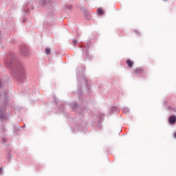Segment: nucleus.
Wrapping results in <instances>:
<instances>
[{"mask_svg":"<svg viewBox=\"0 0 176 176\" xmlns=\"http://www.w3.org/2000/svg\"><path fill=\"white\" fill-rule=\"evenodd\" d=\"M168 122L170 124H175L176 118L175 116H170L168 118Z\"/></svg>","mask_w":176,"mask_h":176,"instance_id":"obj_1","label":"nucleus"},{"mask_svg":"<svg viewBox=\"0 0 176 176\" xmlns=\"http://www.w3.org/2000/svg\"><path fill=\"white\" fill-rule=\"evenodd\" d=\"M133 72L135 75H138V74H142L144 72V69L141 67H138L133 70Z\"/></svg>","mask_w":176,"mask_h":176,"instance_id":"obj_2","label":"nucleus"},{"mask_svg":"<svg viewBox=\"0 0 176 176\" xmlns=\"http://www.w3.org/2000/svg\"><path fill=\"white\" fill-rule=\"evenodd\" d=\"M126 64L129 67V68H131L133 67V61H131V60L129 59V60H126Z\"/></svg>","mask_w":176,"mask_h":176,"instance_id":"obj_3","label":"nucleus"},{"mask_svg":"<svg viewBox=\"0 0 176 176\" xmlns=\"http://www.w3.org/2000/svg\"><path fill=\"white\" fill-rule=\"evenodd\" d=\"M45 53H46L47 56H49V54H50L52 53V52L50 51V49L46 48Z\"/></svg>","mask_w":176,"mask_h":176,"instance_id":"obj_4","label":"nucleus"},{"mask_svg":"<svg viewBox=\"0 0 176 176\" xmlns=\"http://www.w3.org/2000/svg\"><path fill=\"white\" fill-rule=\"evenodd\" d=\"M98 14H104V11L101 8L98 9Z\"/></svg>","mask_w":176,"mask_h":176,"instance_id":"obj_5","label":"nucleus"},{"mask_svg":"<svg viewBox=\"0 0 176 176\" xmlns=\"http://www.w3.org/2000/svg\"><path fill=\"white\" fill-rule=\"evenodd\" d=\"M21 76V78H25V73L24 72H23Z\"/></svg>","mask_w":176,"mask_h":176,"instance_id":"obj_6","label":"nucleus"},{"mask_svg":"<svg viewBox=\"0 0 176 176\" xmlns=\"http://www.w3.org/2000/svg\"><path fill=\"white\" fill-rule=\"evenodd\" d=\"M74 45H76V43H78V41L76 40H74Z\"/></svg>","mask_w":176,"mask_h":176,"instance_id":"obj_7","label":"nucleus"},{"mask_svg":"<svg viewBox=\"0 0 176 176\" xmlns=\"http://www.w3.org/2000/svg\"><path fill=\"white\" fill-rule=\"evenodd\" d=\"M0 174H2V168H0Z\"/></svg>","mask_w":176,"mask_h":176,"instance_id":"obj_8","label":"nucleus"},{"mask_svg":"<svg viewBox=\"0 0 176 176\" xmlns=\"http://www.w3.org/2000/svg\"><path fill=\"white\" fill-rule=\"evenodd\" d=\"M174 137L176 138V133H174Z\"/></svg>","mask_w":176,"mask_h":176,"instance_id":"obj_9","label":"nucleus"},{"mask_svg":"<svg viewBox=\"0 0 176 176\" xmlns=\"http://www.w3.org/2000/svg\"><path fill=\"white\" fill-rule=\"evenodd\" d=\"M0 87H1V82H0Z\"/></svg>","mask_w":176,"mask_h":176,"instance_id":"obj_10","label":"nucleus"},{"mask_svg":"<svg viewBox=\"0 0 176 176\" xmlns=\"http://www.w3.org/2000/svg\"><path fill=\"white\" fill-rule=\"evenodd\" d=\"M164 1H167V0H164Z\"/></svg>","mask_w":176,"mask_h":176,"instance_id":"obj_11","label":"nucleus"}]
</instances>
